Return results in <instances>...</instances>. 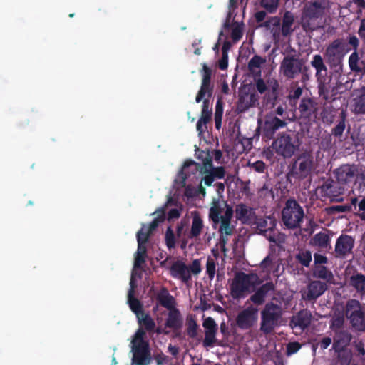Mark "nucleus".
<instances>
[{"mask_svg": "<svg viewBox=\"0 0 365 365\" xmlns=\"http://www.w3.org/2000/svg\"><path fill=\"white\" fill-rule=\"evenodd\" d=\"M349 66L351 71L365 74V58H360L358 51H354L349 56Z\"/></svg>", "mask_w": 365, "mask_h": 365, "instance_id": "nucleus-34", "label": "nucleus"}, {"mask_svg": "<svg viewBox=\"0 0 365 365\" xmlns=\"http://www.w3.org/2000/svg\"><path fill=\"white\" fill-rule=\"evenodd\" d=\"M313 157L306 153L300 154L289 166L287 178L303 180L307 178L313 168Z\"/></svg>", "mask_w": 365, "mask_h": 365, "instance_id": "nucleus-9", "label": "nucleus"}, {"mask_svg": "<svg viewBox=\"0 0 365 365\" xmlns=\"http://www.w3.org/2000/svg\"><path fill=\"white\" fill-rule=\"evenodd\" d=\"M189 269L190 272L193 273L194 274H198L200 273L202 269H201V264L199 259H195L192 264L190 266Z\"/></svg>", "mask_w": 365, "mask_h": 365, "instance_id": "nucleus-63", "label": "nucleus"}, {"mask_svg": "<svg viewBox=\"0 0 365 365\" xmlns=\"http://www.w3.org/2000/svg\"><path fill=\"white\" fill-rule=\"evenodd\" d=\"M265 62V60L263 59L261 56L258 55H255L248 63V69L251 72H255V69H258L260 73V67L262 63Z\"/></svg>", "mask_w": 365, "mask_h": 365, "instance_id": "nucleus-48", "label": "nucleus"}, {"mask_svg": "<svg viewBox=\"0 0 365 365\" xmlns=\"http://www.w3.org/2000/svg\"><path fill=\"white\" fill-rule=\"evenodd\" d=\"M352 339L351 334L347 330L335 331L333 349L336 352H340L350 344Z\"/></svg>", "mask_w": 365, "mask_h": 365, "instance_id": "nucleus-25", "label": "nucleus"}, {"mask_svg": "<svg viewBox=\"0 0 365 365\" xmlns=\"http://www.w3.org/2000/svg\"><path fill=\"white\" fill-rule=\"evenodd\" d=\"M298 110L302 118L310 120L317 114L318 103L311 98H302Z\"/></svg>", "mask_w": 365, "mask_h": 365, "instance_id": "nucleus-20", "label": "nucleus"}, {"mask_svg": "<svg viewBox=\"0 0 365 365\" xmlns=\"http://www.w3.org/2000/svg\"><path fill=\"white\" fill-rule=\"evenodd\" d=\"M307 67H304V61L297 54H284L280 63L279 71L287 79L297 78Z\"/></svg>", "mask_w": 365, "mask_h": 365, "instance_id": "nucleus-11", "label": "nucleus"}, {"mask_svg": "<svg viewBox=\"0 0 365 365\" xmlns=\"http://www.w3.org/2000/svg\"><path fill=\"white\" fill-rule=\"evenodd\" d=\"M258 309L253 306H250L243 309L236 317L237 326L244 330L251 329L257 322Z\"/></svg>", "mask_w": 365, "mask_h": 365, "instance_id": "nucleus-12", "label": "nucleus"}, {"mask_svg": "<svg viewBox=\"0 0 365 365\" xmlns=\"http://www.w3.org/2000/svg\"><path fill=\"white\" fill-rule=\"evenodd\" d=\"M262 281L256 273L238 272L230 284V294L234 299H240L250 288H255L262 284Z\"/></svg>", "mask_w": 365, "mask_h": 365, "instance_id": "nucleus-3", "label": "nucleus"}, {"mask_svg": "<svg viewBox=\"0 0 365 365\" xmlns=\"http://www.w3.org/2000/svg\"><path fill=\"white\" fill-rule=\"evenodd\" d=\"M243 36L242 26L236 21L232 23V28L231 32V38L233 42L239 41Z\"/></svg>", "mask_w": 365, "mask_h": 365, "instance_id": "nucleus-47", "label": "nucleus"}, {"mask_svg": "<svg viewBox=\"0 0 365 365\" xmlns=\"http://www.w3.org/2000/svg\"><path fill=\"white\" fill-rule=\"evenodd\" d=\"M326 7L327 0H315L305 5L303 15L304 18L309 19H318L322 16Z\"/></svg>", "mask_w": 365, "mask_h": 365, "instance_id": "nucleus-19", "label": "nucleus"}, {"mask_svg": "<svg viewBox=\"0 0 365 365\" xmlns=\"http://www.w3.org/2000/svg\"><path fill=\"white\" fill-rule=\"evenodd\" d=\"M216 264L215 260L209 257L206 263V273L210 280L213 279L215 274Z\"/></svg>", "mask_w": 365, "mask_h": 365, "instance_id": "nucleus-52", "label": "nucleus"}, {"mask_svg": "<svg viewBox=\"0 0 365 365\" xmlns=\"http://www.w3.org/2000/svg\"><path fill=\"white\" fill-rule=\"evenodd\" d=\"M169 311L168 318L165 321V327L173 329L180 328L182 322L180 312L175 308Z\"/></svg>", "mask_w": 365, "mask_h": 365, "instance_id": "nucleus-37", "label": "nucleus"}, {"mask_svg": "<svg viewBox=\"0 0 365 365\" xmlns=\"http://www.w3.org/2000/svg\"><path fill=\"white\" fill-rule=\"evenodd\" d=\"M146 331L140 327L135 332L133 339L132 340L133 346H144L149 345L148 342L144 340Z\"/></svg>", "mask_w": 365, "mask_h": 365, "instance_id": "nucleus-45", "label": "nucleus"}, {"mask_svg": "<svg viewBox=\"0 0 365 365\" xmlns=\"http://www.w3.org/2000/svg\"><path fill=\"white\" fill-rule=\"evenodd\" d=\"M344 319L342 317H333L330 323V329L333 331H339L344 325Z\"/></svg>", "mask_w": 365, "mask_h": 365, "instance_id": "nucleus-54", "label": "nucleus"}, {"mask_svg": "<svg viewBox=\"0 0 365 365\" xmlns=\"http://www.w3.org/2000/svg\"><path fill=\"white\" fill-rule=\"evenodd\" d=\"M257 101L258 98L255 93H246L240 96L237 101V110L240 113H244L250 108L255 106Z\"/></svg>", "mask_w": 365, "mask_h": 365, "instance_id": "nucleus-33", "label": "nucleus"}, {"mask_svg": "<svg viewBox=\"0 0 365 365\" xmlns=\"http://www.w3.org/2000/svg\"><path fill=\"white\" fill-rule=\"evenodd\" d=\"M312 314L307 309L299 311L297 314L292 317L291 319V324L294 327H298L301 330L304 331L311 324Z\"/></svg>", "mask_w": 365, "mask_h": 365, "instance_id": "nucleus-30", "label": "nucleus"}, {"mask_svg": "<svg viewBox=\"0 0 365 365\" xmlns=\"http://www.w3.org/2000/svg\"><path fill=\"white\" fill-rule=\"evenodd\" d=\"M235 212L236 218L243 223L249 222L256 217L254 209L244 203L237 205Z\"/></svg>", "mask_w": 365, "mask_h": 365, "instance_id": "nucleus-28", "label": "nucleus"}, {"mask_svg": "<svg viewBox=\"0 0 365 365\" xmlns=\"http://www.w3.org/2000/svg\"><path fill=\"white\" fill-rule=\"evenodd\" d=\"M346 113L342 110L340 113L339 119L337 120L336 124L331 128L330 138L334 137L336 140H337L339 142H342L344 140V133L346 127Z\"/></svg>", "mask_w": 365, "mask_h": 365, "instance_id": "nucleus-29", "label": "nucleus"}, {"mask_svg": "<svg viewBox=\"0 0 365 365\" xmlns=\"http://www.w3.org/2000/svg\"><path fill=\"white\" fill-rule=\"evenodd\" d=\"M331 344V339L330 337L322 338L317 344L313 345V349L315 351L317 346L319 345L322 349H326Z\"/></svg>", "mask_w": 365, "mask_h": 365, "instance_id": "nucleus-60", "label": "nucleus"}, {"mask_svg": "<svg viewBox=\"0 0 365 365\" xmlns=\"http://www.w3.org/2000/svg\"><path fill=\"white\" fill-rule=\"evenodd\" d=\"M130 285V289H129L128 294V303L129 304L130 309L135 314L137 317L145 312L143 310L142 303L140 302L139 299L134 297V289L135 285L133 277H131Z\"/></svg>", "mask_w": 365, "mask_h": 365, "instance_id": "nucleus-27", "label": "nucleus"}, {"mask_svg": "<svg viewBox=\"0 0 365 365\" xmlns=\"http://www.w3.org/2000/svg\"><path fill=\"white\" fill-rule=\"evenodd\" d=\"M302 347V344L297 341L289 342L287 345L286 353L287 356L297 353Z\"/></svg>", "mask_w": 365, "mask_h": 365, "instance_id": "nucleus-55", "label": "nucleus"}, {"mask_svg": "<svg viewBox=\"0 0 365 365\" xmlns=\"http://www.w3.org/2000/svg\"><path fill=\"white\" fill-rule=\"evenodd\" d=\"M217 331H205V339L203 340V346L204 347H212L216 341V335Z\"/></svg>", "mask_w": 365, "mask_h": 365, "instance_id": "nucleus-51", "label": "nucleus"}, {"mask_svg": "<svg viewBox=\"0 0 365 365\" xmlns=\"http://www.w3.org/2000/svg\"><path fill=\"white\" fill-rule=\"evenodd\" d=\"M328 289L326 282L319 280L311 281L307 286V289L302 293V297L306 301H316Z\"/></svg>", "mask_w": 365, "mask_h": 365, "instance_id": "nucleus-15", "label": "nucleus"}, {"mask_svg": "<svg viewBox=\"0 0 365 365\" xmlns=\"http://www.w3.org/2000/svg\"><path fill=\"white\" fill-rule=\"evenodd\" d=\"M295 259L302 266L309 267L312 259V252L302 250L295 255Z\"/></svg>", "mask_w": 365, "mask_h": 365, "instance_id": "nucleus-43", "label": "nucleus"}, {"mask_svg": "<svg viewBox=\"0 0 365 365\" xmlns=\"http://www.w3.org/2000/svg\"><path fill=\"white\" fill-rule=\"evenodd\" d=\"M252 168L257 173H263L266 168L265 163L262 160H257L252 164Z\"/></svg>", "mask_w": 365, "mask_h": 365, "instance_id": "nucleus-64", "label": "nucleus"}, {"mask_svg": "<svg viewBox=\"0 0 365 365\" xmlns=\"http://www.w3.org/2000/svg\"><path fill=\"white\" fill-rule=\"evenodd\" d=\"M330 212H349L352 210L351 205H334L331 206L329 208Z\"/></svg>", "mask_w": 365, "mask_h": 365, "instance_id": "nucleus-58", "label": "nucleus"}, {"mask_svg": "<svg viewBox=\"0 0 365 365\" xmlns=\"http://www.w3.org/2000/svg\"><path fill=\"white\" fill-rule=\"evenodd\" d=\"M326 78L322 79V81H317L318 86V93L319 96L322 97L324 100L329 99V89L325 83Z\"/></svg>", "mask_w": 365, "mask_h": 365, "instance_id": "nucleus-49", "label": "nucleus"}, {"mask_svg": "<svg viewBox=\"0 0 365 365\" xmlns=\"http://www.w3.org/2000/svg\"><path fill=\"white\" fill-rule=\"evenodd\" d=\"M279 0H261L260 5L269 13H274L279 5Z\"/></svg>", "mask_w": 365, "mask_h": 365, "instance_id": "nucleus-50", "label": "nucleus"}, {"mask_svg": "<svg viewBox=\"0 0 365 365\" xmlns=\"http://www.w3.org/2000/svg\"><path fill=\"white\" fill-rule=\"evenodd\" d=\"M358 170L354 165H343L335 170V175L337 182L341 185H354L356 182Z\"/></svg>", "mask_w": 365, "mask_h": 365, "instance_id": "nucleus-13", "label": "nucleus"}, {"mask_svg": "<svg viewBox=\"0 0 365 365\" xmlns=\"http://www.w3.org/2000/svg\"><path fill=\"white\" fill-rule=\"evenodd\" d=\"M203 327L205 329V331H217V326L215 323V320L210 317H208L206 318L203 323H202Z\"/></svg>", "mask_w": 365, "mask_h": 365, "instance_id": "nucleus-56", "label": "nucleus"}, {"mask_svg": "<svg viewBox=\"0 0 365 365\" xmlns=\"http://www.w3.org/2000/svg\"><path fill=\"white\" fill-rule=\"evenodd\" d=\"M349 49L342 38H336L326 48L324 57L330 69L334 73H341L343 71V60Z\"/></svg>", "mask_w": 365, "mask_h": 365, "instance_id": "nucleus-4", "label": "nucleus"}, {"mask_svg": "<svg viewBox=\"0 0 365 365\" xmlns=\"http://www.w3.org/2000/svg\"><path fill=\"white\" fill-rule=\"evenodd\" d=\"M138 323L140 327H143L145 331L148 332L154 331L156 324L148 313L143 312L137 317Z\"/></svg>", "mask_w": 365, "mask_h": 365, "instance_id": "nucleus-40", "label": "nucleus"}, {"mask_svg": "<svg viewBox=\"0 0 365 365\" xmlns=\"http://www.w3.org/2000/svg\"><path fill=\"white\" fill-rule=\"evenodd\" d=\"M224 202V200L220 201L219 199L215 198L212 200L211 207L209 209L208 217L212 222V226L214 227L220 223V218L222 217L221 213L223 209H225L223 204Z\"/></svg>", "mask_w": 365, "mask_h": 365, "instance_id": "nucleus-26", "label": "nucleus"}, {"mask_svg": "<svg viewBox=\"0 0 365 365\" xmlns=\"http://www.w3.org/2000/svg\"><path fill=\"white\" fill-rule=\"evenodd\" d=\"M197 328L198 326L195 321L192 320L189 322L187 327V335L190 338L194 339L197 335Z\"/></svg>", "mask_w": 365, "mask_h": 365, "instance_id": "nucleus-57", "label": "nucleus"}, {"mask_svg": "<svg viewBox=\"0 0 365 365\" xmlns=\"http://www.w3.org/2000/svg\"><path fill=\"white\" fill-rule=\"evenodd\" d=\"M158 304L168 310L175 308V298L169 293L165 287H162L156 294Z\"/></svg>", "mask_w": 365, "mask_h": 365, "instance_id": "nucleus-31", "label": "nucleus"}, {"mask_svg": "<svg viewBox=\"0 0 365 365\" xmlns=\"http://www.w3.org/2000/svg\"><path fill=\"white\" fill-rule=\"evenodd\" d=\"M172 197H169L167 203L165 205L164 207L159 208L155 211V213H157L158 216L155 219L153 220V221L150 223L149 226L146 227V229L150 232V233L157 228V227L159 225L160 223L163 222L165 219V209L167 207V205L170 203L172 201Z\"/></svg>", "mask_w": 365, "mask_h": 365, "instance_id": "nucleus-39", "label": "nucleus"}, {"mask_svg": "<svg viewBox=\"0 0 365 365\" xmlns=\"http://www.w3.org/2000/svg\"><path fill=\"white\" fill-rule=\"evenodd\" d=\"M285 120H282L275 115H269L265 118L264 123L262 128L263 134L267 138H272L280 128H283L287 125Z\"/></svg>", "mask_w": 365, "mask_h": 365, "instance_id": "nucleus-16", "label": "nucleus"}, {"mask_svg": "<svg viewBox=\"0 0 365 365\" xmlns=\"http://www.w3.org/2000/svg\"><path fill=\"white\" fill-rule=\"evenodd\" d=\"M196 158L202 160V164L190 160L184 163L182 173L185 178H187V170L190 166H194L196 171H199L202 175V181L207 187L212 185L215 180L223 179L225 176V169L223 166L215 167L212 163V156L209 150H202L199 148L195 149Z\"/></svg>", "mask_w": 365, "mask_h": 365, "instance_id": "nucleus-1", "label": "nucleus"}, {"mask_svg": "<svg viewBox=\"0 0 365 365\" xmlns=\"http://www.w3.org/2000/svg\"><path fill=\"white\" fill-rule=\"evenodd\" d=\"M212 115V112H201L200 118L196 125L199 135H202L207 130V124L211 120Z\"/></svg>", "mask_w": 365, "mask_h": 365, "instance_id": "nucleus-42", "label": "nucleus"}, {"mask_svg": "<svg viewBox=\"0 0 365 365\" xmlns=\"http://www.w3.org/2000/svg\"><path fill=\"white\" fill-rule=\"evenodd\" d=\"M314 261L315 266H319L324 264H327L328 262V259L326 256L322 255L319 253L314 254Z\"/></svg>", "mask_w": 365, "mask_h": 365, "instance_id": "nucleus-62", "label": "nucleus"}, {"mask_svg": "<svg viewBox=\"0 0 365 365\" xmlns=\"http://www.w3.org/2000/svg\"><path fill=\"white\" fill-rule=\"evenodd\" d=\"M310 64L316 70L315 76L317 81H322V79L326 78L327 75V68L321 55H314Z\"/></svg>", "mask_w": 365, "mask_h": 365, "instance_id": "nucleus-32", "label": "nucleus"}, {"mask_svg": "<svg viewBox=\"0 0 365 365\" xmlns=\"http://www.w3.org/2000/svg\"><path fill=\"white\" fill-rule=\"evenodd\" d=\"M165 242L168 250L175 248L176 239L171 227H168L165 233Z\"/></svg>", "mask_w": 365, "mask_h": 365, "instance_id": "nucleus-46", "label": "nucleus"}, {"mask_svg": "<svg viewBox=\"0 0 365 365\" xmlns=\"http://www.w3.org/2000/svg\"><path fill=\"white\" fill-rule=\"evenodd\" d=\"M282 316V307L272 302H267L261 311L260 330L270 334L278 325Z\"/></svg>", "mask_w": 365, "mask_h": 365, "instance_id": "nucleus-8", "label": "nucleus"}, {"mask_svg": "<svg viewBox=\"0 0 365 365\" xmlns=\"http://www.w3.org/2000/svg\"><path fill=\"white\" fill-rule=\"evenodd\" d=\"M192 221L191 225V229L188 234L190 239L198 237L204 227L203 221L201 218L200 213L197 211L192 213Z\"/></svg>", "mask_w": 365, "mask_h": 365, "instance_id": "nucleus-36", "label": "nucleus"}, {"mask_svg": "<svg viewBox=\"0 0 365 365\" xmlns=\"http://www.w3.org/2000/svg\"><path fill=\"white\" fill-rule=\"evenodd\" d=\"M357 92L354 99V110L356 114H365V86H361Z\"/></svg>", "mask_w": 365, "mask_h": 365, "instance_id": "nucleus-38", "label": "nucleus"}, {"mask_svg": "<svg viewBox=\"0 0 365 365\" xmlns=\"http://www.w3.org/2000/svg\"><path fill=\"white\" fill-rule=\"evenodd\" d=\"M268 219L270 220V226L266 230H264L261 235L264 236L269 242L277 243V232L275 230L276 223L274 220L270 217H268Z\"/></svg>", "mask_w": 365, "mask_h": 365, "instance_id": "nucleus-44", "label": "nucleus"}, {"mask_svg": "<svg viewBox=\"0 0 365 365\" xmlns=\"http://www.w3.org/2000/svg\"><path fill=\"white\" fill-rule=\"evenodd\" d=\"M357 34L359 38L365 43V18L360 20Z\"/></svg>", "mask_w": 365, "mask_h": 365, "instance_id": "nucleus-61", "label": "nucleus"}, {"mask_svg": "<svg viewBox=\"0 0 365 365\" xmlns=\"http://www.w3.org/2000/svg\"><path fill=\"white\" fill-rule=\"evenodd\" d=\"M223 204L225 207V211L222 218H220L219 232L220 234H225V235H232L234 227L231 225V220L233 217L234 210L232 207L227 204V202H224Z\"/></svg>", "mask_w": 365, "mask_h": 365, "instance_id": "nucleus-21", "label": "nucleus"}, {"mask_svg": "<svg viewBox=\"0 0 365 365\" xmlns=\"http://www.w3.org/2000/svg\"><path fill=\"white\" fill-rule=\"evenodd\" d=\"M294 22L293 14L289 11H286L282 19L279 16H272L260 26L270 31L275 42H279L282 38L292 35L294 31L292 28Z\"/></svg>", "mask_w": 365, "mask_h": 365, "instance_id": "nucleus-2", "label": "nucleus"}, {"mask_svg": "<svg viewBox=\"0 0 365 365\" xmlns=\"http://www.w3.org/2000/svg\"><path fill=\"white\" fill-rule=\"evenodd\" d=\"M310 244L317 247L319 252H329L332 248L331 237L325 232H319L315 234L311 239Z\"/></svg>", "mask_w": 365, "mask_h": 365, "instance_id": "nucleus-24", "label": "nucleus"}, {"mask_svg": "<svg viewBox=\"0 0 365 365\" xmlns=\"http://www.w3.org/2000/svg\"><path fill=\"white\" fill-rule=\"evenodd\" d=\"M314 276L324 280L326 283H330L334 279L332 272L324 265L315 266Z\"/></svg>", "mask_w": 365, "mask_h": 365, "instance_id": "nucleus-41", "label": "nucleus"}, {"mask_svg": "<svg viewBox=\"0 0 365 365\" xmlns=\"http://www.w3.org/2000/svg\"><path fill=\"white\" fill-rule=\"evenodd\" d=\"M298 138L287 133H279L272 141L271 148L274 153L284 159L292 158L299 150Z\"/></svg>", "mask_w": 365, "mask_h": 365, "instance_id": "nucleus-6", "label": "nucleus"}, {"mask_svg": "<svg viewBox=\"0 0 365 365\" xmlns=\"http://www.w3.org/2000/svg\"><path fill=\"white\" fill-rule=\"evenodd\" d=\"M349 284L353 287L360 295H365V275L356 272L349 279Z\"/></svg>", "mask_w": 365, "mask_h": 365, "instance_id": "nucleus-35", "label": "nucleus"}, {"mask_svg": "<svg viewBox=\"0 0 365 365\" xmlns=\"http://www.w3.org/2000/svg\"><path fill=\"white\" fill-rule=\"evenodd\" d=\"M345 314L355 330L365 331V304L355 299H349L346 303Z\"/></svg>", "mask_w": 365, "mask_h": 365, "instance_id": "nucleus-10", "label": "nucleus"}, {"mask_svg": "<svg viewBox=\"0 0 365 365\" xmlns=\"http://www.w3.org/2000/svg\"><path fill=\"white\" fill-rule=\"evenodd\" d=\"M274 289V284L272 282H267L256 289L255 292L250 296V300L255 305H262L265 302L267 294Z\"/></svg>", "mask_w": 365, "mask_h": 365, "instance_id": "nucleus-23", "label": "nucleus"}, {"mask_svg": "<svg viewBox=\"0 0 365 365\" xmlns=\"http://www.w3.org/2000/svg\"><path fill=\"white\" fill-rule=\"evenodd\" d=\"M150 232L146 229L145 225L137 232V241L138 242H142L146 243L148 240Z\"/></svg>", "mask_w": 365, "mask_h": 365, "instance_id": "nucleus-53", "label": "nucleus"}, {"mask_svg": "<svg viewBox=\"0 0 365 365\" xmlns=\"http://www.w3.org/2000/svg\"><path fill=\"white\" fill-rule=\"evenodd\" d=\"M202 83L200 88L197 93L195 101L200 103L202 101L201 112H212L210 98L214 93V84L211 82L212 69L205 63L202 64L200 70Z\"/></svg>", "mask_w": 365, "mask_h": 365, "instance_id": "nucleus-5", "label": "nucleus"}, {"mask_svg": "<svg viewBox=\"0 0 365 365\" xmlns=\"http://www.w3.org/2000/svg\"><path fill=\"white\" fill-rule=\"evenodd\" d=\"M255 219H256L255 224L257 225V229L259 230V234H262L264 232V230H266L269 227H267L268 222L267 219L262 217L257 218L256 217Z\"/></svg>", "mask_w": 365, "mask_h": 365, "instance_id": "nucleus-59", "label": "nucleus"}, {"mask_svg": "<svg viewBox=\"0 0 365 365\" xmlns=\"http://www.w3.org/2000/svg\"><path fill=\"white\" fill-rule=\"evenodd\" d=\"M170 272L173 278L180 279L184 283H187L191 279L189 268L180 260H177L172 264Z\"/></svg>", "mask_w": 365, "mask_h": 365, "instance_id": "nucleus-22", "label": "nucleus"}, {"mask_svg": "<svg viewBox=\"0 0 365 365\" xmlns=\"http://www.w3.org/2000/svg\"><path fill=\"white\" fill-rule=\"evenodd\" d=\"M354 239L348 235H341L335 245V256L343 258L352 252L354 247Z\"/></svg>", "mask_w": 365, "mask_h": 365, "instance_id": "nucleus-17", "label": "nucleus"}, {"mask_svg": "<svg viewBox=\"0 0 365 365\" xmlns=\"http://www.w3.org/2000/svg\"><path fill=\"white\" fill-rule=\"evenodd\" d=\"M322 197L330 198L331 200L339 201L336 197L341 195L344 192V187L338 182L332 180H327L319 187ZM342 199L341 198L340 200Z\"/></svg>", "mask_w": 365, "mask_h": 365, "instance_id": "nucleus-14", "label": "nucleus"}, {"mask_svg": "<svg viewBox=\"0 0 365 365\" xmlns=\"http://www.w3.org/2000/svg\"><path fill=\"white\" fill-rule=\"evenodd\" d=\"M132 365H149L151 355L149 345L133 346Z\"/></svg>", "mask_w": 365, "mask_h": 365, "instance_id": "nucleus-18", "label": "nucleus"}, {"mask_svg": "<svg viewBox=\"0 0 365 365\" xmlns=\"http://www.w3.org/2000/svg\"><path fill=\"white\" fill-rule=\"evenodd\" d=\"M304 217L302 207L293 197L289 198L282 210V221L289 229H296L300 227Z\"/></svg>", "mask_w": 365, "mask_h": 365, "instance_id": "nucleus-7", "label": "nucleus"}]
</instances>
